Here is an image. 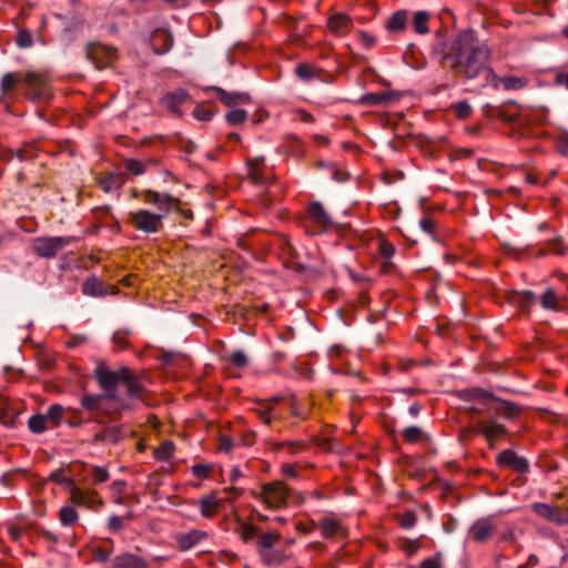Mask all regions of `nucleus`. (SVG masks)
Returning <instances> with one entry per match:
<instances>
[{"instance_id":"nucleus-17","label":"nucleus","mask_w":568,"mask_h":568,"mask_svg":"<svg viewBox=\"0 0 568 568\" xmlns=\"http://www.w3.org/2000/svg\"><path fill=\"white\" fill-rule=\"evenodd\" d=\"M496 530V526L488 518H481L475 521L468 531V537L476 542L487 541Z\"/></svg>"},{"instance_id":"nucleus-16","label":"nucleus","mask_w":568,"mask_h":568,"mask_svg":"<svg viewBox=\"0 0 568 568\" xmlns=\"http://www.w3.org/2000/svg\"><path fill=\"white\" fill-rule=\"evenodd\" d=\"M506 301L516 306L525 315L530 314V308L535 304V294L530 291H509L506 292Z\"/></svg>"},{"instance_id":"nucleus-39","label":"nucleus","mask_w":568,"mask_h":568,"mask_svg":"<svg viewBox=\"0 0 568 568\" xmlns=\"http://www.w3.org/2000/svg\"><path fill=\"white\" fill-rule=\"evenodd\" d=\"M554 84L568 89V62L551 70Z\"/></svg>"},{"instance_id":"nucleus-28","label":"nucleus","mask_w":568,"mask_h":568,"mask_svg":"<svg viewBox=\"0 0 568 568\" xmlns=\"http://www.w3.org/2000/svg\"><path fill=\"white\" fill-rule=\"evenodd\" d=\"M82 293L84 295L99 297L104 296L106 294V291L101 281H99L95 276H90L85 280V282L82 285Z\"/></svg>"},{"instance_id":"nucleus-59","label":"nucleus","mask_w":568,"mask_h":568,"mask_svg":"<svg viewBox=\"0 0 568 568\" xmlns=\"http://www.w3.org/2000/svg\"><path fill=\"white\" fill-rule=\"evenodd\" d=\"M549 250L557 255H564L566 253V246L561 240V237H556L552 241L548 242Z\"/></svg>"},{"instance_id":"nucleus-8","label":"nucleus","mask_w":568,"mask_h":568,"mask_svg":"<svg viewBox=\"0 0 568 568\" xmlns=\"http://www.w3.org/2000/svg\"><path fill=\"white\" fill-rule=\"evenodd\" d=\"M75 240L74 236H39L32 240L31 248L39 257L53 258Z\"/></svg>"},{"instance_id":"nucleus-9","label":"nucleus","mask_w":568,"mask_h":568,"mask_svg":"<svg viewBox=\"0 0 568 568\" xmlns=\"http://www.w3.org/2000/svg\"><path fill=\"white\" fill-rule=\"evenodd\" d=\"M165 213H152L141 209L129 213L130 224L138 231L144 233H158L163 229Z\"/></svg>"},{"instance_id":"nucleus-55","label":"nucleus","mask_w":568,"mask_h":568,"mask_svg":"<svg viewBox=\"0 0 568 568\" xmlns=\"http://www.w3.org/2000/svg\"><path fill=\"white\" fill-rule=\"evenodd\" d=\"M109 473L105 468L95 466L92 468V483L95 485L106 481Z\"/></svg>"},{"instance_id":"nucleus-38","label":"nucleus","mask_w":568,"mask_h":568,"mask_svg":"<svg viewBox=\"0 0 568 568\" xmlns=\"http://www.w3.org/2000/svg\"><path fill=\"white\" fill-rule=\"evenodd\" d=\"M429 20V14L425 11H417L414 14L413 26L417 33L425 34L428 33L429 29L427 27Z\"/></svg>"},{"instance_id":"nucleus-36","label":"nucleus","mask_w":568,"mask_h":568,"mask_svg":"<svg viewBox=\"0 0 568 568\" xmlns=\"http://www.w3.org/2000/svg\"><path fill=\"white\" fill-rule=\"evenodd\" d=\"M70 500L75 506H87L91 508L90 501L87 500V494L77 487L73 483L68 487Z\"/></svg>"},{"instance_id":"nucleus-58","label":"nucleus","mask_w":568,"mask_h":568,"mask_svg":"<svg viewBox=\"0 0 568 568\" xmlns=\"http://www.w3.org/2000/svg\"><path fill=\"white\" fill-rule=\"evenodd\" d=\"M246 355L243 352L237 351L230 355V362L236 368L244 367L246 365Z\"/></svg>"},{"instance_id":"nucleus-21","label":"nucleus","mask_w":568,"mask_h":568,"mask_svg":"<svg viewBox=\"0 0 568 568\" xmlns=\"http://www.w3.org/2000/svg\"><path fill=\"white\" fill-rule=\"evenodd\" d=\"M494 402H496L497 405H494V414L491 416H503L508 420H514L521 413V408L515 403L507 402L497 397Z\"/></svg>"},{"instance_id":"nucleus-25","label":"nucleus","mask_w":568,"mask_h":568,"mask_svg":"<svg viewBox=\"0 0 568 568\" xmlns=\"http://www.w3.org/2000/svg\"><path fill=\"white\" fill-rule=\"evenodd\" d=\"M189 93L179 89L174 92L166 93L162 99V104L170 110L172 113L181 114L180 105L186 101Z\"/></svg>"},{"instance_id":"nucleus-26","label":"nucleus","mask_w":568,"mask_h":568,"mask_svg":"<svg viewBox=\"0 0 568 568\" xmlns=\"http://www.w3.org/2000/svg\"><path fill=\"white\" fill-rule=\"evenodd\" d=\"M464 399L486 405L487 403H493L496 399V396L483 388L474 387L464 392Z\"/></svg>"},{"instance_id":"nucleus-52","label":"nucleus","mask_w":568,"mask_h":568,"mask_svg":"<svg viewBox=\"0 0 568 568\" xmlns=\"http://www.w3.org/2000/svg\"><path fill=\"white\" fill-rule=\"evenodd\" d=\"M125 169L128 172H130L134 175H141L145 172L144 164L134 159H129L125 161Z\"/></svg>"},{"instance_id":"nucleus-14","label":"nucleus","mask_w":568,"mask_h":568,"mask_svg":"<svg viewBox=\"0 0 568 568\" xmlns=\"http://www.w3.org/2000/svg\"><path fill=\"white\" fill-rule=\"evenodd\" d=\"M496 464L499 467L510 468L518 474H525L529 470L528 460L518 456L511 449L501 450L496 457Z\"/></svg>"},{"instance_id":"nucleus-6","label":"nucleus","mask_w":568,"mask_h":568,"mask_svg":"<svg viewBox=\"0 0 568 568\" xmlns=\"http://www.w3.org/2000/svg\"><path fill=\"white\" fill-rule=\"evenodd\" d=\"M300 224L308 235H320L329 230L334 221L321 202L313 201L300 217Z\"/></svg>"},{"instance_id":"nucleus-49","label":"nucleus","mask_w":568,"mask_h":568,"mask_svg":"<svg viewBox=\"0 0 568 568\" xmlns=\"http://www.w3.org/2000/svg\"><path fill=\"white\" fill-rule=\"evenodd\" d=\"M33 43L32 36L27 29H20L17 36V44L22 49L30 48Z\"/></svg>"},{"instance_id":"nucleus-1","label":"nucleus","mask_w":568,"mask_h":568,"mask_svg":"<svg viewBox=\"0 0 568 568\" xmlns=\"http://www.w3.org/2000/svg\"><path fill=\"white\" fill-rule=\"evenodd\" d=\"M103 394H88L81 398V405L91 412L103 409V402L111 400L115 404V412L129 409L134 400H144L145 388L142 378L129 367L118 371L109 369L104 364H99L93 372Z\"/></svg>"},{"instance_id":"nucleus-12","label":"nucleus","mask_w":568,"mask_h":568,"mask_svg":"<svg viewBox=\"0 0 568 568\" xmlns=\"http://www.w3.org/2000/svg\"><path fill=\"white\" fill-rule=\"evenodd\" d=\"M531 510L550 523L564 525L568 523V509L560 506H551L548 504L536 503L531 505Z\"/></svg>"},{"instance_id":"nucleus-44","label":"nucleus","mask_w":568,"mask_h":568,"mask_svg":"<svg viewBox=\"0 0 568 568\" xmlns=\"http://www.w3.org/2000/svg\"><path fill=\"white\" fill-rule=\"evenodd\" d=\"M450 109L459 120L468 119L473 112L470 104L466 100L453 104Z\"/></svg>"},{"instance_id":"nucleus-53","label":"nucleus","mask_w":568,"mask_h":568,"mask_svg":"<svg viewBox=\"0 0 568 568\" xmlns=\"http://www.w3.org/2000/svg\"><path fill=\"white\" fill-rule=\"evenodd\" d=\"M225 118L230 124L235 125V124L244 122V120L246 118V112L241 109L232 110L226 113Z\"/></svg>"},{"instance_id":"nucleus-11","label":"nucleus","mask_w":568,"mask_h":568,"mask_svg":"<svg viewBox=\"0 0 568 568\" xmlns=\"http://www.w3.org/2000/svg\"><path fill=\"white\" fill-rule=\"evenodd\" d=\"M85 55L97 69H103L111 64L116 57L115 49L100 42H91L85 47Z\"/></svg>"},{"instance_id":"nucleus-64","label":"nucleus","mask_w":568,"mask_h":568,"mask_svg":"<svg viewBox=\"0 0 568 568\" xmlns=\"http://www.w3.org/2000/svg\"><path fill=\"white\" fill-rule=\"evenodd\" d=\"M210 470L211 466L203 464H196L192 467L193 475L201 478H206L209 476Z\"/></svg>"},{"instance_id":"nucleus-3","label":"nucleus","mask_w":568,"mask_h":568,"mask_svg":"<svg viewBox=\"0 0 568 568\" xmlns=\"http://www.w3.org/2000/svg\"><path fill=\"white\" fill-rule=\"evenodd\" d=\"M251 202L263 209L271 207L280 193L272 166L263 158L251 159Z\"/></svg>"},{"instance_id":"nucleus-43","label":"nucleus","mask_w":568,"mask_h":568,"mask_svg":"<svg viewBox=\"0 0 568 568\" xmlns=\"http://www.w3.org/2000/svg\"><path fill=\"white\" fill-rule=\"evenodd\" d=\"M78 513L73 507L64 506L59 510V519L62 525L71 526L78 520Z\"/></svg>"},{"instance_id":"nucleus-37","label":"nucleus","mask_w":568,"mask_h":568,"mask_svg":"<svg viewBox=\"0 0 568 568\" xmlns=\"http://www.w3.org/2000/svg\"><path fill=\"white\" fill-rule=\"evenodd\" d=\"M63 410H64L63 407L58 404L51 405L48 408L44 416L47 418L48 424L51 427H57L61 423L62 416H63Z\"/></svg>"},{"instance_id":"nucleus-45","label":"nucleus","mask_w":568,"mask_h":568,"mask_svg":"<svg viewBox=\"0 0 568 568\" xmlns=\"http://www.w3.org/2000/svg\"><path fill=\"white\" fill-rule=\"evenodd\" d=\"M387 100L388 99L385 93H367L361 98L359 102L367 105H381Z\"/></svg>"},{"instance_id":"nucleus-35","label":"nucleus","mask_w":568,"mask_h":568,"mask_svg":"<svg viewBox=\"0 0 568 568\" xmlns=\"http://www.w3.org/2000/svg\"><path fill=\"white\" fill-rule=\"evenodd\" d=\"M402 436L404 440L408 444H415L424 438H428V436L425 435L424 430L418 426L406 427L402 432Z\"/></svg>"},{"instance_id":"nucleus-24","label":"nucleus","mask_w":568,"mask_h":568,"mask_svg":"<svg viewBox=\"0 0 568 568\" xmlns=\"http://www.w3.org/2000/svg\"><path fill=\"white\" fill-rule=\"evenodd\" d=\"M113 568H149V565L142 557L124 552L114 558Z\"/></svg>"},{"instance_id":"nucleus-4","label":"nucleus","mask_w":568,"mask_h":568,"mask_svg":"<svg viewBox=\"0 0 568 568\" xmlns=\"http://www.w3.org/2000/svg\"><path fill=\"white\" fill-rule=\"evenodd\" d=\"M251 514V539H255L256 550L266 565H280L290 557L282 547V536L276 530L263 531L254 525Z\"/></svg>"},{"instance_id":"nucleus-19","label":"nucleus","mask_w":568,"mask_h":568,"mask_svg":"<svg viewBox=\"0 0 568 568\" xmlns=\"http://www.w3.org/2000/svg\"><path fill=\"white\" fill-rule=\"evenodd\" d=\"M151 45L156 54H164L173 45V36L165 29H156L151 36Z\"/></svg>"},{"instance_id":"nucleus-32","label":"nucleus","mask_w":568,"mask_h":568,"mask_svg":"<svg viewBox=\"0 0 568 568\" xmlns=\"http://www.w3.org/2000/svg\"><path fill=\"white\" fill-rule=\"evenodd\" d=\"M263 316L267 323L274 321V316L271 313V307L266 302H262L257 298H251V313Z\"/></svg>"},{"instance_id":"nucleus-46","label":"nucleus","mask_w":568,"mask_h":568,"mask_svg":"<svg viewBox=\"0 0 568 568\" xmlns=\"http://www.w3.org/2000/svg\"><path fill=\"white\" fill-rule=\"evenodd\" d=\"M312 465H303L301 463L295 464H283L281 467V471L285 477L288 478H296L298 476V473L301 469H304L306 467H311Z\"/></svg>"},{"instance_id":"nucleus-54","label":"nucleus","mask_w":568,"mask_h":568,"mask_svg":"<svg viewBox=\"0 0 568 568\" xmlns=\"http://www.w3.org/2000/svg\"><path fill=\"white\" fill-rule=\"evenodd\" d=\"M102 437H104V442L115 444L121 438V430L118 427H109L102 430Z\"/></svg>"},{"instance_id":"nucleus-27","label":"nucleus","mask_w":568,"mask_h":568,"mask_svg":"<svg viewBox=\"0 0 568 568\" xmlns=\"http://www.w3.org/2000/svg\"><path fill=\"white\" fill-rule=\"evenodd\" d=\"M205 537L206 534L204 531L191 530L190 532L180 535L178 537L179 547L182 550H189L195 545H197Z\"/></svg>"},{"instance_id":"nucleus-13","label":"nucleus","mask_w":568,"mask_h":568,"mask_svg":"<svg viewBox=\"0 0 568 568\" xmlns=\"http://www.w3.org/2000/svg\"><path fill=\"white\" fill-rule=\"evenodd\" d=\"M143 199L146 203L155 205L159 210L158 213H165V216L169 214L171 209L178 210L180 206V200L168 193H160L152 190L144 191Z\"/></svg>"},{"instance_id":"nucleus-23","label":"nucleus","mask_w":568,"mask_h":568,"mask_svg":"<svg viewBox=\"0 0 568 568\" xmlns=\"http://www.w3.org/2000/svg\"><path fill=\"white\" fill-rule=\"evenodd\" d=\"M494 116L500 119L506 123L519 122V106L516 102H508L497 108H491Z\"/></svg>"},{"instance_id":"nucleus-10","label":"nucleus","mask_w":568,"mask_h":568,"mask_svg":"<svg viewBox=\"0 0 568 568\" xmlns=\"http://www.w3.org/2000/svg\"><path fill=\"white\" fill-rule=\"evenodd\" d=\"M473 432L476 435H481L490 449L496 448L499 438L508 435L506 426L499 424L495 416L476 420L473 424Z\"/></svg>"},{"instance_id":"nucleus-30","label":"nucleus","mask_w":568,"mask_h":568,"mask_svg":"<svg viewBox=\"0 0 568 568\" xmlns=\"http://www.w3.org/2000/svg\"><path fill=\"white\" fill-rule=\"evenodd\" d=\"M255 402L258 405H261V407L254 408V412H256V414L258 415L260 419L264 424H270V422H271L270 413L273 409L274 405L278 402V398L277 397H272V398H270V399H267L265 402H263L261 399H256Z\"/></svg>"},{"instance_id":"nucleus-47","label":"nucleus","mask_w":568,"mask_h":568,"mask_svg":"<svg viewBox=\"0 0 568 568\" xmlns=\"http://www.w3.org/2000/svg\"><path fill=\"white\" fill-rule=\"evenodd\" d=\"M315 68L307 63H301L296 67L295 73L298 78L303 80L313 79L315 75Z\"/></svg>"},{"instance_id":"nucleus-63","label":"nucleus","mask_w":568,"mask_h":568,"mask_svg":"<svg viewBox=\"0 0 568 568\" xmlns=\"http://www.w3.org/2000/svg\"><path fill=\"white\" fill-rule=\"evenodd\" d=\"M440 554H437L435 557L423 560L419 568H440Z\"/></svg>"},{"instance_id":"nucleus-56","label":"nucleus","mask_w":568,"mask_h":568,"mask_svg":"<svg viewBox=\"0 0 568 568\" xmlns=\"http://www.w3.org/2000/svg\"><path fill=\"white\" fill-rule=\"evenodd\" d=\"M556 148L565 156H568V132H562L557 136Z\"/></svg>"},{"instance_id":"nucleus-41","label":"nucleus","mask_w":568,"mask_h":568,"mask_svg":"<svg viewBox=\"0 0 568 568\" xmlns=\"http://www.w3.org/2000/svg\"><path fill=\"white\" fill-rule=\"evenodd\" d=\"M48 422L44 415L37 414L29 418L28 427L34 434H41L47 429Z\"/></svg>"},{"instance_id":"nucleus-7","label":"nucleus","mask_w":568,"mask_h":568,"mask_svg":"<svg viewBox=\"0 0 568 568\" xmlns=\"http://www.w3.org/2000/svg\"><path fill=\"white\" fill-rule=\"evenodd\" d=\"M261 497L272 508L285 506L290 498H293L296 504L304 501L301 493H291L286 485L280 480L263 485Z\"/></svg>"},{"instance_id":"nucleus-33","label":"nucleus","mask_w":568,"mask_h":568,"mask_svg":"<svg viewBox=\"0 0 568 568\" xmlns=\"http://www.w3.org/2000/svg\"><path fill=\"white\" fill-rule=\"evenodd\" d=\"M174 454V444L170 440L162 442L153 453V456L159 462L169 460Z\"/></svg>"},{"instance_id":"nucleus-15","label":"nucleus","mask_w":568,"mask_h":568,"mask_svg":"<svg viewBox=\"0 0 568 568\" xmlns=\"http://www.w3.org/2000/svg\"><path fill=\"white\" fill-rule=\"evenodd\" d=\"M527 84V79L523 77H499L494 70H487V85L498 89L503 85L505 90H521Z\"/></svg>"},{"instance_id":"nucleus-50","label":"nucleus","mask_w":568,"mask_h":568,"mask_svg":"<svg viewBox=\"0 0 568 568\" xmlns=\"http://www.w3.org/2000/svg\"><path fill=\"white\" fill-rule=\"evenodd\" d=\"M280 447H287L288 449V453L291 455H296L305 449H307V444L303 440H297V442H285V443H281L278 445Z\"/></svg>"},{"instance_id":"nucleus-42","label":"nucleus","mask_w":568,"mask_h":568,"mask_svg":"<svg viewBox=\"0 0 568 568\" xmlns=\"http://www.w3.org/2000/svg\"><path fill=\"white\" fill-rule=\"evenodd\" d=\"M540 303L544 308L554 310V311L559 310V301H558L557 294L555 293V291L552 288H548L542 294V296L540 298Z\"/></svg>"},{"instance_id":"nucleus-34","label":"nucleus","mask_w":568,"mask_h":568,"mask_svg":"<svg viewBox=\"0 0 568 568\" xmlns=\"http://www.w3.org/2000/svg\"><path fill=\"white\" fill-rule=\"evenodd\" d=\"M320 526L322 535L325 538H332L336 536L341 530L339 523L333 518H323Z\"/></svg>"},{"instance_id":"nucleus-29","label":"nucleus","mask_w":568,"mask_h":568,"mask_svg":"<svg viewBox=\"0 0 568 568\" xmlns=\"http://www.w3.org/2000/svg\"><path fill=\"white\" fill-rule=\"evenodd\" d=\"M200 510L203 517L211 518L217 510V499L214 494L205 496L199 500Z\"/></svg>"},{"instance_id":"nucleus-20","label":"nucleus","mask_w":568,"mask_h":568,"mask_svg":"<svg viewBox=\"0 0 568 568\" xmlns=\"http://www.w3.org/2000/svg\"><path fill=\"white\" fill-rule=\"evenodd\" d=\"M207 92L212 93V97L220 100L226 106H235L246 101L245 94H239L235 92H226L219 87H210L206 89Z\"/></svg>"},{"instance_id":"nucleus-61","label":"nucleus","mask_w":568,"mask_h":568,"mask_svg":"<svg viewBox=\"0 0 568 568\" xmlns=\"http://www.w3.org/2000/svg\"><path fill=\"white\" fill-rule=\"evenodd\" d=\"M112 550L97 547L93 549V557L95 560L106 562L110 559Z\"/></svg>"},{"instance_id":"nucleus-57","label":"nucleus","mask_w":568,"mask_h":568,"mask_svg":"<svg viewBox=\"0 0 568 568\" xmlns=\"http://www.w3.org/2000/svg\"><path fill=\"white\" fill-rule=\"evenodd\" d=\"M193 115L200 121H210L213 115V111L203 105H199L193 110Z\"/></svg>"},{"instance_id":"nucleus-62","label":"nucleus","mask_w":568,"mask_h":568,"mask_svg":"<svg viewBox=\"0 0 568 568\" xmlns=\"http://www.w3.org/2000/svg\"><path fill=\"white\" fill-rule=\"evenodd\" d=\"M50 480L64 484L68 487L73 483L71 479L67 478L63 474L62 469H57L50 475Z\"/></svg>"},{"instance_id":"nucleus-48","label":"nucleus","mask_w":568,"mask_h":568,"mask_svg":"<svg viewBox=\"0 0 568 568\" xmlns=\"http://www.w3.org/2000/svg\"><path fill=\"white\" fill-rule=\"evenodd\" d=\"M419 226L424 232L429 234L433 239H436L437 223L434 219L425 216L419 221Z\"/></svg>"},{"instance_id":"nucleus-51","label":"nucleus","mask_w":568,"mask_h":568,"mask_svg":"<svg viewBox=\"0 0 568 568\" xmlns=\"http://www.w3.org/2000/svg\"><path fill=\"white\" fill-rule=\"evenodd\" d=\"M417 521V517L413 511H405L404 514L398 516V523L400 527L405 529H409L415 526Z\"/></svg>"},{"instance_id":"nucleus-2","label":"nucleus","mask_w":568,"mask_h":568,"mask_svg":"<svg viewBox=\"0 0 568 568\" xmlns=\"http://www.w3.org/2000/svg\"><path fill=\"white\" fill-rule=\"evenodd\" d=\"M490 50L486 44H477L471 33H462L453 42L448 52L443 57L449 63V69L457 78L473 80L485 74L487 85V70L489 68Z\"/></svg>"},{"instance_id":"nucleus-18","label":"nucleus","mask_w":568,"mask_h":568,"mask_svg":"<svg viewBox=\"0 0 568 568\" xmlns=\"http://www.w3.org/2000/svg\"><path fill=\"white\" fill-rule=\"evenodd\" d=\"M327 28L335 36L344 37L352 30L353 21L345 13L337 12L327 19Z\"/></svg>"},{"instance_id":"nucleus-40","label":"nucleus","mask_w":568,"mask_h":568,"mask_svg":"<svg viewBox=\"0 0 568 568\" xmlns=\"http://www.w3.org/2000/svg\"><path fill=\"white\" fill-rule=\"evenodd\" d=\"M397 546L399 549L406 552L407 556L415 555L418 549L422 547L420 539H407V538H398Z\"/></svg>"},{"instance_id":"nucleus-60","label":"nucleus","mask_w":568,"mask_h":568,"mask_svg":"<svg viewBox=\"0 0 568 568\" xmlns=\"http://www.w3.org/2000/svg\"><path fill=\"white\" fill-rule=\"evenodd\" d=\"M480 405H481L480 407H477V406L468 407L467 413L469 415H481V414L490 413V412L494 413V405L491 403H487L486 405H484V404H480Z\"/></svg>"},{"instance_id":"nucleus-31","label":"nucleus","mask_w":568,"mask_h":568,"mask_svg":"<svg viewBox=\"0 0 568 568\" xmlns=\"http://www.w3.org/2000/svg\"><path fill=\"white\" fill-rule=\"evenodd\" d=\"M407 12L404 10L396 11L388 19L386 27L390 31L400 32L406 28Z\"/></svg>"},{"instance_id":"nucleus-5","label":"nucleus","mask_w":568,"mask_h":568,"mask_svg":"<svg viewBox=\"0 0 568 568\" xmlns=\"http://www.w3.org/2000/svg\"><path fill=\"white\" fill-rule=\"evenodd\" d=\"M26 84V95L32 101L50 98V87L44 75L36 72L6 73L1 79L3 92L12 91L18 84Z\"/></svg>"},{"instance_id":"nucleus-22","label":"nucleus","mask_w":568,"mask_h":568,"mask_svg":"<svg viewBox=\"0 0 568 568\" xmlns=\"http://www.w3.org/2000/svg\"><path fill=\"white\" fill-rule=\"evenodd\" d=\"M124 182V176L121 173L114 172L101 174L98 179L99 186L105 193L119 191Z\"/></svg>"}]
</instances>
